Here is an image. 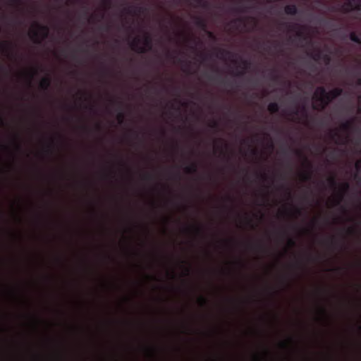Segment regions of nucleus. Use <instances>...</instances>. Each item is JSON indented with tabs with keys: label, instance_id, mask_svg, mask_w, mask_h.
Instances as JSON below:
<instances>
[{
	"label": "nucleus",
	"instance_id": "1",
	"mask_svg": "<svg viewBox=\"0 0 361 361\" xmlns=\"http://www.w3.org/2000/svg\"><path fill=\"white\" fill-rule=\"evenodd\" d=\"M343 94V89L336 87L329 92H326L325 87H318L314 94L313 99L319 102V105L313 104L312 107L316 110H324L334 99Z\"/></svg>",
	"mask_w": 361,
	"mask_h": 361
},
{
	"label": "nucleus",
	"instance_id": "2",
	"mask_svg": "<svg viewBox=\"0 0 361 361\" xmlns=\"http://www.w3.org/2000/svg\"><path fill=\"white\" fill-rule=\"evenodd\" d=\"M140 38L135 37L130 43L131 49L137 53L144 54L151 50L152 48V38L148 33H146L143 38L144 47L140 46Z\"/></svg>",
	"mask_w": 361,
	"mask_h": 361
},
{
	"label": "nucleus",
	"instance_id": "3",
	"mask_svg": "<svg viewBox=\"0 0 361 361\" xmlns=\"http://www.w3.org/2000/svg\"><path fill=\"white\" fill-rule=\"evenodd\" d=\"M37 30H32L30 32V38L36 44H41L42 41L46 39L49 32V29L47 25H42L37 23H35Z\"/></svg>",
	"mask_w": 361,
	"mask_h": 361
},
{
	"label": "nucleus",
	"instance_id": "4",
	"mask_svg": "<svg viewBox=\"0 0 361 361\" xmlns=\"http://www.w3.org/2000/svg\"><path fill=\"white\" fill-rule=\"evenodd\" d=\"M346 6L350 7L351 10H361V0H347Z\"/></svg>",
	"mask_w": 361,
	"mask_h": 361
},
{
	"label": "nucleus",
	"instance_id": "5",
	"mask_svg": "<svg viewBox=\"0 0 361 361\" xmlns=\"http://www.w3.org/2000/svg\"><path fill=\"white\" fill-rule=\"evenodd\" d=\"M350 188V184L348 182H344L341 184L339 187V191L341 192V196L339 200L336 202V204H338L342 200L343 195L347 192V191Z\"/></svg>",
	"mask_w": 361,
	"mask_h": 361
},
{
	"label": "nucleus",
	"instance_id": "6",
	"mask_svg": "<svg viewBox=\"0 0 361 361\" xmlns=\"http://www.w3.org/2000/svg\"><path fill=\"white\" fill-rule=\"evenodd\" d=\"M51 85V79L49 77L43 78L39 82V87L44 90L47 91L49 90Z\"/></svg>",
	"mask_w": 361,
	"mask_h": 361
},
{
	"label": "nucleus",
	"instance_id": "7",
	"mask_svg": "<svg viewBox=\"0 0 361 361\" xmlns=\"http://www.w3.org/2000/svg\"><path fill=\"white\" fill-rule=\"evenodd\" d=\"M284 11L287 15L294 16L298 13V8L295 4H290L285 6Z\"/></svg>",
	"mask_w": 361,
	"mask_h": 361
},
{
	"label": "nucleus",
	"instance_id": "8",
	"mask_svg": "<svg viewBox=\"0 0 361 361\" xmlns=\"http://www.w3.org/2000/svg\"><path fill=\"white\" fill-rule=\"evenodd\" d=\"M354 126V118L347 121L345 123H342L341 126V128L344 131H350L353 129Z\"/></svg>",
	"mask_w": 361,
	"mask_h": 361
},
{
	"label": "nucleus",
	"instance_id": "9",
	"mask_svg": "<svg viewBox=\"0 0 361 361\" xmlns=\"http://www.w3.org/2000/svg\"><path fill=\"white\" fill-rule=\"evenodd\" d=\"M185 172L189 174L195 173L197 171V165L196 163H192L185 168Z\"/></svg>",
	"mask_w": 361,
	"mask_h": 361
},
{
	"label": "nucleus",
	"instance_id": "10",
	"mask_svg": "<svg viewBox=\"0 0 361 361\" xmlns=\"http://www.w3.org/2000/svg\"><path fill=\"white\" fill-rule=\"evenodd\" d=\"M268 111L271 114L277 113L279 110V106L276 102H271L267 107Z\"/></svg>",
	"mask_w": 361,
	"mask_h": 361
},
{
	"label": "nucleus",
	"instance_id": "11",
	"mask_svg": "<svg viewBox=\"0 0 361 361\" xmlns=\"http://www.w3.org/2000/svg\"><path fill=\"white\" fill-rule=\"evenodd\" d=\"M217 56L221 59H224L226 56H233V54L231 51L226 49H219L218 51Z\"/></svg>",
	"mask_w": 361,
	"mask_h": 361
},
{
	"label": "nucleus",
	"instance_id": "12",
	"mask_svg": "<svg viewBox=\"0 0 361 361\" xmlns=\"http://www.w3.org/2000/svg\"><path fill=\"white\" fill-rule=\"evenodd\" d=\"M322 51L318 50L316 52H312L309 54V56L315 61H318L322 59Z\"/></svg>",
	"mask_w": 361,
	"mask_h": 361
},
{
	"label": "nucleus",
	"instance_id": "13",
	"mask_svg": "<svg viewBox=\"0 0 361 361\" xmlns=\"http://www.w3.org/2000/svg\"><path fill=\"white\" fill-rule=\"evenodd\" d=\"M350 39L355 43L361 44V39L355 32H350Z\"/></svg>",
	"mask_w": 361,
	"mask_h": 361
},
{
	"label": "nucleus",
	"instance_id": "14",
	"mask_svg": "<svg viewBox=\"0 0 361 361\" xmlns=\"http://www.w3.org/2000/svg\"><path fill=\"white\" fill-rule=\"evenodd\" d=\"M196 24L198 27H201L203 30H206L207 24L204 20L197 18L196 20Z\"/></svg>",
	"mask_w": 361,
	"mask_h": 361
},
{
	"label": "nucleus",
	"instance_id": "15",
	"mask_svg": "<svg viewBox=\"0 0 361 361\" xmlns=\"http://www.w3.org/2000/svg\"><path fill=\"white\" fill-rule=\"evenodd\" d=\"M312 169H310V171L304 173L301 175L302 180L303 181L310 180L312 178Z\"/></svg>",
	"mask_w": 361,
	"mask_h": 361
},
{
	"label": "nucleus",
	"instance_id": "16",
	"mask_svg": "<svg viewBox=\"0 0 361 361\" xmlns=\"http://www.w3.org/2000/svg\"><path fill=\"white\" fill-rule=\"evenodd\" d=\"M199 6L203 8H208L210 6V4L207 1L204 0H195Z\"/></svg>",
	"mask_w": 361,
	"mask_h": 361
},
{
	"label": "nucleus",
	"instance_id": "17",
	"mask_svg": "<svg viewBox=\"0 0 361 361\" xmlns=\"http://www.w3.org/2000/svg\"><path fill=\"white\" fill-rule=\"evenodd\" d=\"M328 182L329 183V185L333 188H336V186H337V182L335 179L334 177H330L329 179H328Z\"/></svg>",
	"mask_w": 361,
	"mask_h": 361
},
{
	"label": "nucleus",
	"instance_id": "18",
	"mask_svg": "<svg viewBox=\"0 0 361 361\" xmlns=\"http://www.w3.org/2000/svg\"><path fill=\"white\" fill-rule=\"evenodd\" d=\"M198 301H199L200 305L203 306V307L207 305V304L209 302L208 300L203 296H200L198 299Z\"/></svg>",
	"mask_w": 361,
	"mask_h": 361
},
{
	"label": "nucleus",
	"instance_id": "19",
	"mask_svg": "<svg viewBox=\"0 0 361 361\" xmlns=\"http://www.w3.org/2000/svg\"><path fill=\"white\" fill-rule=\"evenodd\" d=\"M322 59L325 62L326 64H329L331 60L330 55L327 54H322Z\"/></svg>",
	"mask_w": 361,
	"mask_h": 361
},
{
	"label": "nucleus",
	"instance_id": "20",
	"mask_svg": "<svg viewBox=\"0 0 361 361\" xmlns=\"http://www.w3.org/2000/svg\"><path fill=\"white\" fill-rule=\"evenodd\" d=\"M124 118H125L124 114L122 111H119L117 115V119H118L119 124H122L123 123Z\"/></svg>",
	"mask_w": 361,
	"mask_h": 361
},
{
	"label": "nucleus",
	"instance_id": "21",
	"mask_svg": "<svg viewBox=\"0 0 361 361\" xmlns=\"http://www.w3.org/2000/svg\"><path fill=\"white\" fill-rule=\"evenodd\" d=\"M300 112L305 118H307L308 114H307V108L305 105L302 106Z\"/></svg>",
	"mask_w": 361,
	"mask_h": 361
},
{
	"label": "nucleus",
	"instance_id": "22",
	"mask_svg": "<svg viewBox=\"0 0 361 361\" xmlns=\"http://www.w3.org/2000/svg\"><path fill=\"white\" fill-rule=\"evenodd\" d=\"M11 47V44L8 42H4L2 45H1V47L3 49L4 51H6V52L10 49Z\"/></svg>",
	"mask_w": 361,
	"mask_h": 361
},
{
	"label": "nucleus",
	"instance_id": "23",
	"mask_svg": "<svg viewBox=\"0 0 361 361\" xmlns=\"http://www.w3.org/2000/svg\"><path fill=\"white\" fill-rule=\"evenodd\" d=\"M112 1L111 0H102V4L105 6V8H110L111 5Z\"/></svg>",
	"mask_w": 361,
	"mask_h": 361
},
{
	"label": "nucleus",
	"instance_id": "24",
	"mask_svg": "<svg viewBox=\"0 0 361 361\" xmlns=\"http://www.w3.org/2000/svg\"><path fill=\"white\" fill-rule=\"evenodd\" d=\"M242 63L244 66V69H247L250 66V62L247 60H243Z\"/></svg>",
	"mask_w": 361,
	"mask_h": 361
},
{
	"label": "nucleus",
	"instance_id": "25",
	"mask_svg": "<svg viewBox=\"0 0 361 361\" xmlns=\"http://www.w3.org/2000/svg\"><path fill=\"white\" fill-rule=\"evenodd\" d=\"M209 126L212 128H218L219 123L216 121H212L209 124Z\"/></svg>",
	"mask_w": 361,
	"mask_h": 361
},
{
	"label": "nucleus",
	"instance_id": "26",
	"mask_svg": "<svg viewBox=\"0 0 361 361\" xmlns=\"http://www.w3.org/2000/svg\"><path fill=\"white\" fill-rule=\"evenodd\" d=\"M207 35L208 37L213 39V40H215L216 39V37L214 35V34L212 32H210V31H207Z\"/></svg>",
	"mask_w": 361,
	"mask_h": 361
},
{
	"label": "nucleus",
	"instance_id": "27",
	"mask_svg": "<svg viewBox=\"0 0 361 361\" xmlns=\"http://www.w3.org/2000/svg\"><path fill=\"white\" fill-rule=\"evenodd\" d=\"M145 11V8L143 7H136L135 8V13H143Z\"/></svg>",
	"mask_w": 361,
	"mask_h": 361
},
{
	"label": "nucleus",
	"instance_id": "28",
	"mask_svg": "<svg viewBox=\"0 0 361 361\" xmlns=\"http://www.w3.org/2000/svg\"><path fill=\"white\" fill-rule=\"evenodd\" d=\"M235 11L237 13H244L245 11V8L242 6H239L235 8Z\"/></svg>",
	"mask_w": 361,
	"mask_h": 361
},
{
	"label": "nucleus",
	"instance_id": "29",
	"mask_svg": "<svg viewBox=\"0 0 361 361\" xmlns=\"http://www.w3.org/2000/svg\"><path fill=\"white\" fill-rule=\"evenodd\" d=\"M288 245L290 247H295V241L293 238H289L288 240Z\"/></svg>",
	"mask_w": 361,
	"mask_h": 361
},
{
	"label": "nucleus",
	"instance_id": "30",
	"mask_svg": "<svg viewBox=\"0 0 361 361\" xmlns=\"http://www.w3.org/2000/svg\"><path fill=\"white\" fill-rule=\"evenodd\" d=\"M355 168L357 171L361 169V159L355 163Z\"/></svg>",
	"mask_w": 361,
	"mask_h": 361
},
{
	"label": "nucleus",
	"instance_id": "31",
	"mask_svg": "<svg viewBox=\"0 0 361 361\" xmlns=\"http://www.w3.org/2000/svg\"><path fill=\"white\" fill-rule=\"evenodd\" d=\"M294 212H295V214H296L297 216H300V215H301V214H302V211H301V209H299V208H296V207H295V208H294Z\"/></svg>",
	"mask_w": 361,
	"mask_h": 361
},
{
	"label": "nucleus",
	"instance_id": "32",
	"mask_svg": "<svg viewBox=\"0 0 361 361\" xmlns=\"http://www.w3.org/2000/svg\"><path fill=\"white\" fill-rule=\"evenodd\" d=\"M37 73V71L35 69L32 73L29 75V84H30L31 79L32 78L33 75Z\"/></svg>",
	"mask_w": 361,
	"mask_h": 361
},
{
	"label": "nucleus",
	"instance_id": "33",
	"mask_svg": "<svg viewBox=\"0 0 361 361\" xmlns=\"http://www.w3.org/2000/svg\"><path fill=\"white\" fill-rule=\"evenodd\" d=\"M258 176L263 180H265L267 178V176L265 173H260L258 175Z\"/></svg>",
	"mask_w": 361,
	"mask_h": 361
},
{
	"label": "nucleus",
	"instance_id": "34",
	"mask_svg": "<svg viewBox=\"0 0 361 361\" xmlns=\"http://www.w3.org/2000/svg\"><path fill=\"white\" fill-rule=\"evenodd\" d=\"M356 232V230L354 228H348V233L349 234H353Z\"/></svg>",
	"mask_w": 361,
	"mask_h": 361
},
{
	"label": "nucleus",
	"instance_id": "35",
	"mask_svg": "<svg viewBox=\"0 0 361 361\" xmlns=\"http://www.w3.org/2000/svg\"><path fill=\"white\" fill-rule=\"evenodd\" d=\"M10 2L11 5L20 4L21 3L20 0H11Z\"/></svg>",
	"mask_w": 361,
	"mask_h": 361
},
{
	"label": "nucleus",
	"instance_id": "36",
	"mask_svg": "<svg viewBox=\"0 0 361 361\" xmlns=\"http://www.w3.org/2000/svg\"><path fill=\"white\" fill-rule=\"evenodd\" d=\"M152 178V176L149 173H146L144 176V179H145V180H151Z\"/></svg>",
	"mask_w": 361,
	"mask_h": 361
},
{
	"label": "nucleus",
	"instance_id": "37",
	"mask_svg": "<svg viewBox=\"0 0 361 361\" xmlns=\"http://www.w3.org/2000/svg\"><path fill=\"white\" fill-rule=\"evenodd\" d=\"M125 11L128 13H133V8L132 7H128V8H125Z\"/></svg>",
	"mask_w": 361,
	"mask_h": 361
},
{
	"label": "nucleus",
	"instance_id": "38",
	"mask_svg": "<svg viewBox=\"0 0 361 361\" xmlns=\"http://www.w3.org/2000/svg\"><path fill=\"white\" fill-rule=\"evenodd\" d=\"M299 113H300V111L298 110V109H295L293 111H292V114L295 116H298L299 115Z\"/></svg>",
	"mask_w": 361,
	"mask_h": 361
},
{
	"label": "nucleus",
	"instance_id": "39",
	"mask_svg": "<svg viewBox=\"0 0 361 361\" xmlns=\"http://www.w3.org/2000/svg\"><path fill=\"white\" fill-rule=\"evenodd\" d=\"M286 193H287L288 197L290 198L291 197V192H290V189L288 188H286Z\"/></svg>",
	"mask_w": 361,
	"mask_h": 361
},
{
	"label": "nucleus",
	"instance_id": "40",
	"mask_svg": "<svg viewBox=\"0 0 361 361\" xmlns=\"http://www.w3.org/2000/svg\"><path fill=\"white\" fill-rule=\"evenodd\" d=\"M245 72L244 71H238L235 73V75L237 76H243L244 75Z\"/></svg>",
	"mask_w": 361,
	"mask_h": 361
},
{
	"label": "nucleus",
	"instance_id": "41",
	"mask_svg": "<svg viewBox=\"0 0 361 361\" xmlns=\"http://www.w3.org/2000/svg\"><path fill=\"white\" fill-rule=\"evenodd\" d=\"M280 346L281 348H286L287 347V343L286 342H281L280 343Z\"/></svg>",
	"mask_w": 361,
	"mask_h": 361
},
{
	"label": "nucleus",
	"instance_id": "42",
	"mask_svg": "<svg viewBox=\"0 0 361 361\" xmlns=\"http://www.w3.org/2000/svg\"><path fill=\"white\" fill-rule=\"evenodd\" d=\"M305 161H306V162H307V166H308L309 169H312V164L310 162H308L307 159H305Z\"/></svg>",
	"mask_w": 361,
	"mask_h": 361
},
{
	"label": "nucleus",
	"instance_id": "43",
	"mask_svg": "<svg viewBox=\"0 0 361 361\" xmlns=\"http://www.w3.org/2000/svg\"><path fill=\"white\" fill-rule=\"evenodd\" d=\"M305 161H306V162H307V166H308L309 169H312V164L310 162H308L307 159H305Z\"/></svg>",
	"mask_w": 361,
	"mask_h": 361
},
{
	"label": "nucleus",
	"instance_id": "44",
	"mask_svg": "<svg viewBox=\"0 0 361 361\" xmlns=\"http://www.w3.org/2000/svg\"><path fill=\"white\" fill-rule=\"evenodd\" d=\"M320 311H321V312H322L323 314H324V315H326V309H325V308H324V307L321 308V309H320Z\"/></svg>",
	"mask_w": 361,
	"mask_h": 361
},
{
	"label": "nucleus",
	"instance_id": "45",
	"mask_svg": "<svg viewBox=\"0 0 361 361\" xmlns=\"http://www.w3.org/2000/svg\"><path fill=\"white\" fill-rule=\"evenodd\" d=\"M195 230L197 233L201 232V228L200 227H195Z\"/></svg>",
	"mask_w": 361,
	"mask_h": 361
},
{
	"label": "nucleus",
	"instance_id": "46",
	"mask_svg": "<svg viewBox=\"0 0 361 361\" xmlns=\"http://www.w3.org/2000/svg\"><path fill=\"white\" fill-rule=\"evenodd\" d=\"M189 274H190V269H189V268H185V276H188V275H189Z\"/></svg>",
	"mask_w": 361,
	"mask_h": 361
},
{
	"label": "nucleus",
	"instance_id": "47",
	"mask_svg": "<svg viewBox=\"0 0 361 361\" xmlns=\"http://www.w3.org/2000/svg\"><path fill=\"white\" fill-rule=\"evenodd\" d=\"M235 21H238L240 23H243L244 22V19L242 18H239L236 19Z\"/></svg>",
	"mask_w": 361,
	"mask_h": 361
},
{
	"label": "nucleus",
	"instance_id": "48",
	"mask_svg": "<svg viewBox=\"0 0 361 361\" xmlns=\"http://www.w3.org/2000/svg\"><path fill=\"white\" fill-rule=\"evenodd\" d=\"M16 147L18 150H21V146L18 143L16 145Z\"/></svg>",
	"mask_w": 361,
	"mask_h": 361
},
{
	"label": "nucleus",
	"instance_id": "49",
	"mask_svg": "<svg viewBox=\"0 0 361 361\" xmlns=\"http://www.w3.org/2000/svg\"><path fill=\"white\" fill-rule=\"evenodd\" d=\"M340 137L339 135L336 133V132H334L333 134H332V138L334 137Z\"/></svg>",
	"mask_w": 361,
	"mask_h": 361
},
{
	"label": "nucleus",
	"instance_id": "50",
	"mask_svg": "<svg viewBox=\"0 0 361 361\" xmlns=\"http://www.w3.org/2000/svg\"><path fill=\"white\" fill-rule=\"evenodd\" d=\"M357 84L360 86H361V78H358L357 80Z\"/></svg>",
	"mask_w": 361,
	"mask_h": 361
},
{
	"label": "nucleus",
	"instance_id": "51",
	"mask_svg": "<svg viewBox=\"0 0 361 361\" xmlns=\"http://www.w3.org/2000/svg\"><path fill=\"white\" fill-rule=\"evenodd\" d=\"M295 153H296L298 155H301V154H302L301 152H300V151H298V150H296V151H295Z\"/></svg>",
	"mask_w": 361,
	"mask_h": 361
},
{
	"label": "nucleus",
	"instance_id": "52",
	"mask_svg": "<svg viewBox=\"0 0 361 361\" xmlns=\"http://www.w3.org/2000/svg\"><path fill=\"white\" fill-rule=\"evenodd\" d=\"M277 78H278L277 75H274L273 78H272L273 80H276Z\"/></svg>",
	"mask_w": 361,
	"mask_h": 361
},
{
	"label": "nucleus",
	"instance_id": "53",
	"mask_svg": "<svg viewBox=\"0 0 361 361\" xmlns=\"http://www.w3.org/2000/svg\"><path fill=\"white\" fill-rule=\"evenodd\" d=\"M359 104H360V106H361V95L359 97Z\"/></svg>",
	"mask_w": 361,
	"mask_h": 361
},
{
	"label": "nucleus",
	"instance_id": "54",
	"mask_svg": "<svg viewBox=\"0 0 361 361\" xmlns=\"http://www.w3.org/2000/svg\"><path fill=\"white\" fill-rule=\"evenodd\" d=\"M209 78L211 80H215V78L214 77H212V76H209Z\"/></svg>",
	"mask_w": 361,
	"mask_h": 361
},
{
	"label": "nucleus",
	"instance_id": "55",
	"mask_svg": "<svg viewBox=\"0 0 361 361\" xmlns=\"http://www.w3.org/2000/svg\"><path fill=\"white\" fill-rule=\"evenodd\" d=\"M332 243H334V244L336 243V242L335 241V238L334 237L332 238Z\"/></svg>",
	"mask_w": 361,
	"mask_h": 361
},
{
	"label": "nucleus",
	"instance_id": "56",
	"mask_svg": "<svg viewBox=\"0 0 361 361\" xmlns=\"http://www.w3.org/2000/svg\"><path fill=\"white\" fill-rule=\"evenodd\" d=\"M255 359L258 360L259 359V357L257 355H255Z\"/></svg>",
	"mask_w": 361,
	"mask_h": 361
},
{
	"label": "nucleus",
	"instance_id": "57",
	"mask_svg": "<svg viewBox=\"0 0 361 361\" xmlns=\"http://www.w3.org/2000/svg\"><path fill=\"white\" fill-rule=\"evenodd\" d=\"M176 178H178V179H180V176H179V174H176Z\"/></svg>",
	"mask_w": 361,
	"mask_h": 361
},
{
	"label": "nucleus",
	"instance_id": "58",
	"mask_svg": "<svg viewBox=\"0 0 361 361\" xmlns=\"http://www.w3.org/2000/svg\"><path fill=\"white\" fill-rule=\"evenodd\" d=\"M358 112H359V113H361V106H359V108H358Z\"/></svg>",
	"mask_w": 361,
	"mask_h": 361
},
{
	"label": "nucleus",
	"instance_id": "59",
	"mask_svg": "<svg viewBox=\"0 0 361 361\" xmlns=\"http://www.w3.org/2000/svg\"><path fill=\"white\" fill-rule=\"evenodd\" d=\"M148 351H149L151 353H153V350H152V349H151V348H150V349H148Z\"/></svg>",
	"mask_w": 361,
	"mask_h": 361
},
{
	"label": "nucleus",
	"instance_id": "60",
	"mask_svg": "<svg viewBox=\"0 0 361 361\" xmlns=\"http://www.w3.org/2000/svg\"><path fill=\"white\" fill-rule=\"evenodd\" d=\"M69 1H70L71 4L75 3V1H74V0H69Z\"/></svg>",
	"mask_w": 361,
	"mask_h": 361
},
{
	"label": "nucleus",
	"instance_id": "61",
	"mask_svg": "<svg viewBox=\"0 0 361 361\" xmlns=\"http://www.w3.org/2000/svg\"><path fill=\"white\" fill-rule=\"evenodd\" d=\"M97 129H99V130L101 128L99 125H97Z\"/></svg>",
	"mask_w": 361,
	"mask_h": 361
},
{
	"label": "nucleus",
	"instance_id": "62",
	"mask_svg": "<svg viewBox=\"0 0 361 361\" xmlns=\"http://www.w3.org/2000/svg\"><path fill=\"white\" fill-rule=\"evenodd\" d=\"M298 36H301V35H302V33H301V32H298Z\"/></svg>",
	"mask_w": 361,
	"mask_h": 361
},
{
	"label": "nucleus",
	"instance_id": "63",
	"mask_svg": "<svg viewBox=\"0 0 361 361\" xmlns=\"http://www.w3.org/2000/svg\"><path fill=\"white\" fill-rule=\"evenodd\" d=\"M228 200H230V201H231V200H232V199H231V197H228Z\"/></svg>",
	"mask_w": 361,
	"mask_h": 361
}]
</instances>
